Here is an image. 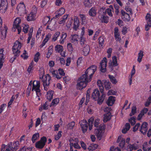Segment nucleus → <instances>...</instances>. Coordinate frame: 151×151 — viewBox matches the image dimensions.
Returning a JSON list of instances; mask_svg holds the SVG:
<instances>
[{"mask_svg": "<svg viewBox=\"0 0 151 151\" xmlns=\"http://www.w3.org/2000/svg\"><path fill=\"white\" fill-rule=\"evenodd\" d=\"M97 68V66L94 65H91L87 69L85 73L78 79L76 84V88L78 89L81 90L86 87L88 82L91 81Z\"/></svg>", "mask_w": 151, "mask_h": 151, "instance_id": "f257e3e1", "label": "nucleus"}, {"mask_svg": "<svg viewBox=\"0 0 151 151\" xmlns=\"http://www.w3.org/2000/svg\"><path fill=\"white\" fill-rule=\"evenodd\" d=\"M39 78L43 82L44 89L46 90V87L50 84L51 78L48 73L45 75L44 69L43 68H40V69Z\"/></svg>", "mask_w": 151, "mask_h": 151, "instance_id": "f03ea898", "label": "nucleus"}, {"mask_svg": "<svg viewBox=\"0 0 151 151\" xmlns=\"http://www.w3.org/2000/svg\"><path fill=\"white\" fill-rule=\"evenodd\" d=\"M94 120L93 117H91L88 120V122L86 120H83L81 121L80 124V125L81 128V129L83 132H86L87 131L88 126V129L89 131L92 129L93 127V122Z\"/></svg>", "mask_w": 151, "mask_h": 151, "instance_id": "7ed1b4c3", "label": "nucleus"}, {"mask_svg": "<svg viewBox=\"0 0 151 151\" xmlns=\"http://www.w3.org/2000/svg\"><path fill=\"white\" fill-rule=\"evenodd\" d=\"M105 97V94L103 93L100 96L99 91L98 89H94L92 94L91 97L95 100H97L98 103L99 104H102L103 102Z\"/></svg>", "mask_w": 151, "mask_h": 151, "instance_id": "20e7f679", "label": "nucleus"}, {"mask_svg": "<svg viewBox=\"0 0 151 151\" xmlns=\"http://www.w3.org/2000/svg\"><path fill=\"white\" fill-rule=\"evenodd\" d=\"M32 84L33 85L32 90V92L35 91L37 96L38 95V81H35L33 83L32 81H31L28 86L27 90V96L29 95Z\"/></svg>", "mask_w": 151, "mask_h": 151, "instance_id": "39448f33", "label": "nucleus"}, {"mask_svg": "<svg viewBox=\"0 0 151 151\" xmlns=\"http://www.w3.org/2000/svg\"><path fill=\"white\" fill-rule=\"evenodd\" d=\"M22 46L21 43L19 42L16 41L12 48L13 54L16 56H19L20 54V50Z\"/></svg>", "mask_w": 151, "mask_h": 151, "instance_id": "423d86ee", "label": "nucleus"}, {"mask_svg": "<svg viewBox=\"0 0 151 151\" xmlns=\"http://www.w3.org/2000/svg\"><path fill=\"white\" fill-rule=\"evenodd\" d=\"M105 129V125L101 124L99 125V128L95 130V133L97 138L100 140L102 139L103 133Z\"/></svg>", "mask_w": 151, "mask_h": 151, "instance_id": "0eeeda50", "label": "nucleus"}, {"mask_svg": "<svg viewBox=\"0 0 151 151\" xmlns=\"http://www.w3.org/2000/svg\"><path fill=\"white\" fill-rule=\"evenodd\" d=\"M55 64V62L53 61H50L49 62L48 65L50 67L49 71L52 75L53 76L56 77L57 79H60L61 78L60 77L58 73V72L56 70H53L52 67L54 66Z\"/></svg>", "mask_w": 151, "mask_h": 151, "instance_id": "6e6552de", "label": "nucleus"}, {"mask_svg": "<svg viewBox=\"0 0 151 151\" xmlns=\"http://www.w3.org/2000/svg\"><path fill=\"white\" fill-rule=\"evenodd\" d=\"M116 56H113L112 57V61L110 60L109 63V67L111 71L113 70L116 66L118 65Z\"/></svg>", "mask_w": 151, "mask_h": 151, "instance_id": "1a4fd4ad", "label": "nucleus"}, {"mask_svg": "<svg viewBox=\"0 0 151 151\" xmlns=\"http://www.w3.org/2000/svg\"><path fill=\"white\" fill-rule=\"evenodd\" d=\"M21 22V19L17 17L14 20L13 24V27L12 28L13 30L15 28L17 29L18 31V34L20 33L21 30V27L19 25Z\"/></svg>", "mask_w": 151, "mask_h": 151, "instance_id": "9d476101", "label": "nucleus"}, {"mask_svg": "<svg viewBox=\"0 0 151 151\" xmlns=\"http://www.w3.org/2000/svg\"><path fill=\"white\" fill-rule=\"evenodd\" d=\"M37 8L35 6H34L32 7V12L27 17V20L29 21L34 20L35 19V17L36 16V14L37 13Z\"/></svg>", "mask_w": 151, "mask_h": 151, "instance_id": "9b49d317", "label": "nucleus"}, {"mask_svg": "<svg viewBox=\"0 0 151 151\" xmlns=\"http://www.w3.org/2000/svg\"><path fill=\"white\" fill-rule=\"evenodd\" d=\"M107 59L106 57H104L100 63V70L101 72H105L106 71V67Z\"/></svg>", "mask_w": 151, "mask_h": 151, "instance_id": "f8f14e48", "label": "nucleus"}, {"mask_svg": "<svg viewBox=\"0 0 151 151\" xmlns=\"http://www.w3.org/2000/svg\"><path fill=\"white\" fill-rule=\"evenodd\" d=\"M147 24H145V29L149 30L151 27V15L150 13H147L145 17Z\"/></svg>", "mask_w": 151, "mask_h": 151, "instance_id": "ddd939ff", "label": "nucleus"}, {"mask_svg": "<svg viewBox=\"0 0 151 151\" xmlns=\"http://www.w3.org/2000/svg\"><path fill=\"white\" fill-rule=\"evenodd\" d=\"M105 112H107V113L104 115L103 121L104 123H106L108 121H109L111 119V114L110 112V109L107 107L104 109Z\"/></svg>", "mask_w": 151, "mask_h": 151, "instance_id": "4468645a", "label": "nucleus"}, {"mask_svg": "<svg viewBox=\"0 0 151 151\" xmlns=\"http://www.w3.org/2000/svg\"><path fill=\"white\" fill-rule=\"evenodd\" d=\"M8 6V3L7 0H1L0 7L1 12L4 13L6 11Z\"/></svg>", "mask_w": 151, "mask_h": 151, "instance_id": "2eb2a0df", "label": "nucleus"}, {"mask_svg": "<svg viewBox=\"0 0 151 151\" xmlns=\"http://www.w3.org/2000/svg\"><path fill=\"white\" fill-rule=\"evenodd\" d=\"M19 144V142L16 141L14 143L13 147L8 146L5 151H16L18 149Z\"/></svg>", "mask_w": 151, "mask_h": 151, "instance_id": "dca6fc26", "label": "nucleus"}, {"mask_svg": "<svg viewBox=\"0 0 151 151\" xmlns=\"http://www.w3.org/2000/svg\"><path fill=\"white\" fill-rule=\"evenodd\" d=\"M121 17L122 19L124 21H129L130 19L129 15L128 13L126 12L124 10H122L121 11Z\"/></svg>", "mask_w": 151, "mask_h": 151, "instance_id": "f3484780", "label": "nucleus"}, {"mask_svg": "<svg viewBox=\"0 0 151 151\" xmlns=\"http://www.w3.org/2000/svg\"><path fill=\"white\" fill-rule=\"evenodd\" d=\"M17 9L18 13L21 14H24L25 12V6L23 2L20 3L18 5Z\"/></svg>", "mask_w": 151, "mask_h": 151, "instance_id": "a211bd4d", "label": "nucleus"}, {"mask_svg": "<svg viewBox=\"0 0 151 151\" xmlns=\"http://www.w3.org/2000/svg\"><path fill=\"white\" fill-rule=\"evenodd\" d=\"M147 123L144 122L142 123L140 127L139 131L143 134H146L147 130Z\"/></svg>", "mask_w": 151, "mask_h": 151, "instance_id": "6ab92c4d", "label": "nucleus"}, {"mask_svg": "<svg viewBox=\"0 0 151 151\" xmlns=\"http://www.w3.org/2000/svg\"><path fill=\"white\" fill-rule=\"evenodd\" d=\"M80 26L79 20L77 16H75L73 19V29L75 30H78Z\"/></svg>", "mask_w": 151, "mask_h": 151, "instance_id": "aec40b11", "label": "nucleus"}, {"mask_svg": "<svg viewBox=\"0 0 151 151\" xmlns=\"http://www.w3.org/2000/svg\"><path fill=\"white\" fill-rule=\"evenodd\" d=\"M138 147L137 144H129L127 147V151H132L133 150H137Z\"/></svg>", "mask_w": 151, "mask_h": 151, "instance_id": "412c9836", "label": "nucleus"}, {"mask_svg": "<svg viewBox=\"0 0 151 151\" xmlns=\"http://www.w3.org/2000/svg\"><path fill=\"white\" fill-rule=\"evenodd\" d=\"M88 14L91 17L96 16L97 14V9L96 7H93L89 10Z\"/></svg>", "mask_w": 151, "mask_h": 151, "instance_id": "4be33fe9", "label": "nucleus"}, {"mask_svg": "<svg viewBox=\"0 0 151 151\" xmlns=\"http://www.w3.org/2000/svg\"><path fill=\"white\" fill-rule=\"evenodd\" d=\"M115 101V98L113 96H110L106 101L108 105L112 106Z\"/></svg>", "mask_w": 151, "mask_h": 151, "instance_id": "5701e85b", "label": "nucleus"}, {"mask_svg": "<svg viewBox=\"0 0 151 151\" xmlns=\"http://www.w3.org/2000/svg\"><path fill=\"white\" fill-rule=\"evenodd\" d=\"M79 39L78 35L74 34L71 36V42L73 43H78V39Z\"/></svg>", "mask_w": 151, "mask_h": 151, "instance_id": "b1692460", "label": "nucleus"}, {"mask_svg": "<svg viewBox=\"0 0 151 151\" xmlns=\"http://www.w3.org/2000/svg\"><path fill=\"white\" fill-rule=\"evenodd\" d=\"M105 38L104 36H100L98 38L99 46L100 47L103 48L104 46V42Z\"/></svg>", "mask_w": 151, "mask_h": 151, "instance_id": "393cba45", "label": "nucleus"}, {"mask_svg": "<svg viewBox=\"0 0 151 151\" xmlns=\"http://www.w3.org/2000/svg\"><path fill=\"white\" fill-rule=\"evenodd\" d=\"M67 36V34L65 32H62V35L60 36V39L59 40L60 43L61 44L63 43L66 40Z\"/></svg>", "mask_w": 151, "mask_h": 151, "instance_id": "a878e982", "label": "nucleus"}, {"mask_svg": "<svg viewBox=\"0 0 151 151\" xmlns=\"http://www.w3.org/2000/svg\"><path fill=\"white\" fill-rule=\"evenodd\" d=\"M7 30V27L5 26L1 30V36L2 39H4L5 38L6 36V33Z\"/></svg>", "mask_w": 151, "mask_h": 151, "instance_id": "bb28decb", "label": "nucleus"}, {"mask_svg": "<svg viewBox=\"0 0 151 151\" xmlns=\"http://www.w3.org/2000/svg\"><path fill=\"white\" fill-rule=\"evenodd\" d=\"M144 51L142 50H140L138 54L137 61L140 63L142 61V58L144 55Z\"/></svg>", "mask_w": 151, "mask_h": 151, "instance_id": "cd10ccee", "label": "nucleus"}, {"mask_svg": "<svg viewBox=\"0 0 151 151\" xmlns=\"http://www.w3.org/2000/svg\"><path fill=\"white\" fill-rule=\"evenodd\" d=\"M97 85L99 87L100 91L101 93L103 94L104 93L103 91L104 90V86H103V83L101 81V80H98L97 81Z\"/></svg>", "mask_w": 151, "mask_h": 151, "instance_id": "c85d7f7f", "label": "nucleus"}, {"mask_svg": "<svg viewBox=\"0 0 151 151\" xmlns=\"http://www.w3.org/2000/svg\"><path fill=\"white\" fill-rule=\"evenodd\" d=\"M83 51L84 53V55L86 56L88 55L90 51V48L89 45H86L85 47H84Z\"/></svg>", "mask_w": 151, "mask_h": 151, "instance_id": "c756f323", "label": "nucleus"}, {"mask_svg": "<svg viewBox=\"0 0 151 151\" xmlns=\"http://www.w3.org/2000/svg\"><path fill=\"white\" fill-rule=\"evenodd\" d=\"M119 141L120 142L119 143V147L121 148H123V147H124L125 144V141L124 139H122L121 140H120V137H119L117 140V142H119Z\"/></svg>", "mask_w": 151, "mask_h": 151, "instance_id": "7c9ffc66", "label": "nucleus"}, {"mask_svg": "<svg viewBox=\"0 0 151 151\" xmlns=\"http://www.w3.org/2000/svg\"><path fill=\"white\" fill-rule=\"evenodd\" d=\"M142 149L144 151H151V147H149L147 142H144L143 144Z\"/></svg>", "mask_w": 151, "mask_h": 151, "instance_id": "2f4dec72", "label": "nucleus"}, {"mask_svg": "<svg viewBox=\"0 0 151 151\" xmlns=\"http://www.w3.org/2000/svg\"><path fill=\"white\" fill-rule=\"evenodd\" d=\"M60 35V32H59V31L55 32L52 36V42H55L58 40V37H59Z\"/></svg>", "mask_w": 151, "mask_h": 151, "instance_id": "473e14b6", "label": "nucleus"}, {"mask_svg": "<svg viewBox=\"0 0 151 151\" xmlns=\"http://www.w3.org/2000/svg\"><path fill=\"white\" fill-rule=\"evenodd\" d=\"M54 93V91H52V90L48 91L47 94V99L49 101H51L52 98H53V96Z\"/></svg>", "mask_w": 151, "mask_h": 151, "instance_id": "72a5a7b5", "label": "nucleus"}, {"mask_svg": "<svg viewBox=\"0 0 151 151\" xmlns=\"http://www.w3.org/2000/svg\"><path fill=\"white\" fill-rule=\"evenodd\" d=\"M135 65H133L132 69V70L131 74V75L130 78L129 79V83L130 85H131L132 82V77L135 73Z\"/></svg>", "mask_w": 151, "mask_h": 151, "instance_id": "f704fd0d", "label": "nucleus"}, {"mask_svg": "<svg viewBox=\"0 0 151 151\" xmlns=\"http://www.w3.org/2000/svg\"><path fill=\"white\" fill-rule=\"evenodd\" d=\"M50 16H46L42 20V23L43 24H46L48 23V24H50V22L52 20V19H51L50 21Z\"/></svg>", "mask_w": 151, "mask_h": 151, "instance_id": "c9c22d12", "label": "nucleus"}, {"mask_svg": "<svg viewBox=\"0 0 151 151\" xmlns=\"http://www.w3.org/2000/svg\"><path fill=\"white\" fill-rule=\"evenodd\" d=\"M109 77L110 79V81L111 82V83L113 84H116V83H117L118 81L115 77L112 75H109Z\"/></svg>", "mask_w": 151, "mask_h": 151, "instance_id": "e433bc0d", "label": "nucleus"}, {"mask_svg": "<svg viewBox=\"0 0 151 151\" xmlns=\"http://www.w3.org/2000/svg\"><path fill=\"white\" fill-rule=\"evenodd\" d=\"M59 99L58 98H56V99H54L52 101V102L51 104H50V106H55L57 105V104L59 103Z\"/></svg>", "mask_w": 151, "mask_h": 151, "instance_id": "4c0bfd02", "label": "nucleus"}, {"mask_svg": "<svg viewBox=\"0 0 151 151\" xmlns=\"http://www.w3.org/2000/svg\"><path fill=\"white\" fill-rule=\"evenodd\" d=\"M55 50L56 51H57L58 52H60V53L63 50V46L60 45H56L55 47Z\"/></svg>", "mask_w": 151, "mask_h": 151, "instance_id": "58836bf2", "label": "nucleus"}, {"mask_svg": "<svg viewBox=\"0 0 151 151\" xmlns=\"http://www.w3.org/2000/svg\"><path fill=\"white\" fill-rule=\"evenodd\" d=\"M98 147V145L96 144H91V145L88 147V149L89 150H95L96 148H97Z\"/></svg>", "mask_w": 151, "mask_h": 151, "instance_id": "ea45409f", "label": "nucleus"}, {"mask_svg": "<svg viewBox=\"0 0 151 151\" xmlns=\"http://www.w3.org/2000/svg\"><path fill=\"white\" fill-rule=\"evenodd\" d=\"M79 16L80 17V20L81 21V24H84L86 23V16L84 14H80Z\"/></svg>", "mask_w": 151, "mask_h": 151, "instance_id": "a19ab883", "label": "nucleus"}, {"mask_svg": "<svg viewBox=\"0 0 151 151\" xmlns=\"http://www.w3.org/2000/svg\"><path fill=\"white\" fill-rule=\"evenodd\" d=\"M101 20L102 22L105 23H108L109 22V17L105 15H102L101 16Z\"/></svg>", "mask_w": 151, "mask_h": 151, "instance_id": "79ce46f5", "label": "nucleus"}, {"mask_svg": "<svg viewBox=\"0 0 151 151\" xmlns=\"http://www.w3.org/2000/svg\"><path fill=\"white\" fill-rule=\"evenodd\" d=\"M105 88L106 90L109 89L111 88V83L110 81H105L104 82Z\"/></svg>", "mask_w": 151, "mask_h": 151, "instance_id": "37998d69", "label": "nucleus"}, {"mask_svg": "<svg viewBox=\"0 0 151 151\" xmlns=\"http://www.w3.org/2000/svg\"><path fill=\"white\" fill-rule=\"evenodd\" d=\"M20 56L24 60L27 59L29 57L28 53L25 50H24L22 54Z\"/></svg>", "mask_w": 151, "mask_h": 151, "instance_id": "c03bdc74", "label": "nucleus"}, {"mask_svg": "<svg viewBox=\"0 0 151 151\" xmlns=\"http://www.w3.org/2000/svg\"><path fill=\"white\" fill-rule=\"evenodd\" d=\"M84 4L86 7L89 8L92 6V3H91L90 0H84Z\"/></svg>", "mask_w": 151, "mask_h": 151, "instance_id": "a18cd8bd", "label": "nucleus"}, {"mask_svg": "<svg viewBox=\"0 0 151 151\" xmlns=\"http://www.w3.org/2000/svg\"><path fill=\"white\" fill-rule=\"evenodd\" d=\"M136 112H137V108L135 106H133L132 107L131 112L129 114L130 116H132L136 113Z\"/></svg>", "mask_w": 151, "mask_h": 151, "instance_id": "49530a36", "label": "nucleus"}, {"mask_svg": "<svg viewBox=\"0 0 151 151\" xmlns=\"http://www.w3.org/2000/svg\"><path fill=\"white\" fill-rule=\"evenodd\" d=\"M86 38L84 36H81L80 38H79V42H80L81 45L83 46V45H84L85 42H86Z\"/></svg>", "mask_w": 151, "mask_h": 151, "instance_id": "de8ad7c7", "label": "nucleus"}, {"mask_svg": "<svg viewBox=\"0 0 151 151\" xmlns=\"http://www.w3.org/2000/svg\"><path fill=\"white\" fill-rule=\"evenodd\" d=\"M35 65L33 61H32L29 66L27 69V71L29 73H30L31 70H32V68L34 67Z\"/></svg>", "mask_w": 151, "mask_h": 151, "instance_id": "09e8293b", "label": "nucleus"}, {"mask_svg": "<svg viewBox=\"0 0 151 151\" xmlns=\"http://www.w3.org/2000/svg\"><path fill=\"white\" fill-rule=\"evenodd\" d=\"M48 104L47 103V102H45V103L43 104V105L41 107H40L39 109V110L40 111H42V109H44V110H47V109H48Z\"/></svg>", "mask_w": 151, "mask_h": 151, "instance_id": "8fccbe9b", "label": "nucleus"}, {"mask_svg": "<svg viewBox=\"0 0 151 151\" xmlns=\"http://www.w3.org/2000/svg\"><path fill=\"white\" fill-rule=\"evenodd\" d=\"M67 48L70 52H72L73 50V48L71 43H69L67 44Z\"/></svg>", "mask_w": 151, "mask_h": 151, "instance_id": "3c124183", "label": "nucleus"}, {"mask_svg": "<svg viewBox=\"0 0 151 151\" xmlns=\"http://www.w3.org/2000/svg\"><path fill=\"white\" fill-rule=\"evenodd\" d=\"M135 120L136 119L134 117H132L129 119V121L132 125H134L136 122Z\"/></svg>", "mask_w": 151, "mask_h": 151, "instance_id": "603ef678", "label": "nucleus"}, {"mask_svg": "<svg viewBox=\"0 0 151 151\" xmlns=\"http://www.w3.org/2000/svg\"><path fill=\"white\" fill-rule=\"evenodd\" d=\"M61 133L62 131H59L58 134L56 135L55 136V140H58L60 137H61L62 136Z\"/></svg>", "mask_w": 151, "mask_h": 151, "instance_id": "864d4df0", "label": "nucleus"}, {"mask_svg": "<svg viewBox=\"0 0 151 151\" xmlns=\"http://www.w3.org/2000/svg\"><path fill=\"white\" fill-rule=\"evenodd\" d=\"M90 90L88 89L86 91V102H88L89 101V99L90 97Z\"/></svg>", "mask_w": 151, "mask_h": 151, "instance_id": "5fc2aeb1", "label": "nucleus"}, {"mask_svg": "<svg viewBox=\"0 0 151 151\" xmlns=\"http://www.w3.org/2000/svg\"><path fill=\"white\" fill-rule=\"evenodd\" d=\"M41 141H42L44 147L47 141L46 137H45V136H43V137H41Z\"/></svg>", "mask_w": 151, "mask_h": 151, "instance_id": "6e6d98bb", "label": "nucleus"}, {"mask_svg": "<svg viewBox=\"0 0 151 151\" xmlns=\"http://www.w3.org/2000/svg\"><path fill=\"white\" fill-rule=\"evenodd\" d=\"M140 125V123H137L133 127V131L136 132L138 130V128Z\"/></svg>", "mask_w": 151, "mask_h": 151, "instance_id": "4d7b16f0", "label": "nucleus"}, {"mask_svg": "<svg viewBox=\"0 0 151 151\" xmlns=\"http://www.w3.org/2000/svg\"><path fill=\"white\" fill-rule=\"evenodd\" d=\"M100 120L99 119H96L94 121V126L96 127H99L100 125Z\"/></svg>", "mask_w": 151, "mask_h": 151, "instance_id": "13d9d810", "label": "nucleus"}, {"mask_svg": "<svg viewBox=\"0 0 151 151\" xmlns=\"http://www.w3.org/2000/svg\"><path fill=\"white\" fill-rule=\"evenodd\" d=\"M106 13H107L109 16H112L113 14L112 12V9L110 8H107L105 10Z\"/></svg>", "mask_w": 151, "mask_h": 151, "instance_id": "bf43d9fd", "label": "nucleus"}, {"mask_svg": "<svg viewBox=\"0 0 151 151\" xmlns=\"http://www.w3.org/2000/svg\"><path fill=\"white\" fill-rule=\"evenodd\" d=\"M58 73L60 74V76H59L61 77V76L63 75H63H65V73L64 72V70L63 69H62V68H59L58 70Z\"/></svg>", "mask_w": 151, "mask_h": 151, "instance_id": "052dcab7", "label": "nucleus"}, {"mask_svg": "<svg viewBox=\"0 0 151 151\" xmlns=\"http://www.w3.org/2000/svg\"><path fill=\"white\" fill-rule=\"evenodd\" d=\"M75 122L74 121H72L68 124V128L70 129H72L75 126Z\"/></svg>", "mask_w": 151, "mask_h": 151, "instance_id": "680f3d73", "label": "nucleus"}, {"mask_svg": "<svg viewBox=\"0 0 151 151\" xmlns=\"http://www.w3.org/2000/svg\"><path fill=\"white\" fill-rule=\"evenodd\" d=\"M24 26L23 27V31L24 33H26L28 31V28L29 26L27 24H24Z\"/></svg>", "mask_w": 151, "mask_h": 151, "instance_id": "e2e57ef3", "label": "nucleus"}, {"mask_svg": "<svg viewBox=\"0 0 151 151\" xmlns=\"http://www.w3.org/2000/svg\"><path fill=\"white\" fill-rule=\"evenodd\" d=\"M47 0H41L40 3V6L42 8H43L45 6L46 4Z\"/></svg>", "mask_w": 151, "mask_h": 151, "instance_id": "0e129e2a", "label": "nucleus"}, {"mask_svg": "<svg viewBox=\"0 0 151 151\" xmlns=\"http://www.w3.org/2000/svg\"><path fill=\"white\" fill-rule=\"evenodd\" d=\"M38 134L37 133H35L34 134L32 138V140L33 143H34L35 140L37 139V135Z\"/></svg>", "mask_w": 151, "mask_h": 151, "instance_id": "69168bd1", "label": "nucleus"}, {"mask_svg": "<svg viewBox=\"0 0 151 151\" xmlns=\"http://www.w3.org/2000/svg\"><path fill=\"white\" fill-rule=\"evenodd\" d=\"M80 144L81 145V147L83 148L84 150H86L87 148L86 145V144L84 143L83 141H80Z\"/></svg>", "mask_w": 151, "mask_h": 151, "instance_id": "338daca9", "label": "nucleus"}, {"mask_svg": "<svg viewBox=\"0 0 151 151\" xmlns=\"http://www.w3.org/2000/svg\"><path fill=\"white\" fill-rule=\"evenodd\" d=\"M109 151H121V150L119 147L114 148V147H111L110 148Z\"/></svg>", "mask_w": 151, "mask_h": 151, "instance_id": "774afa93", "label": "nucleus"}]
</instances>
